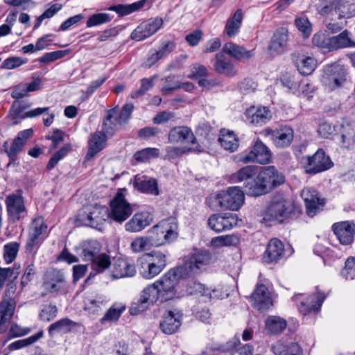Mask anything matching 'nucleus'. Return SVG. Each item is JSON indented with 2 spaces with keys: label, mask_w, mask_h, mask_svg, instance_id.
Wrapping results in <instances>:
<instances>
[{
  "label": "nucleus",
  "mask_w": 355,
  "mask_h": 355,
  "mask_svg": "<svg viewBox=\"0 0 355 355\" xmlns=\"http://www.w3.org/2000/svg\"><path fill=\"white\" fill-rule=\"evenodd\" d=\"M275 355H300L301 349L296 343H290L285 345L282 341H277L271 347Z\"/></svg>",
  "instance_id": "43"
},
{
  "label": "nucleus",
  "mask_w": 355,
  "mask_h": 355,
  "mask_svg": "<svg viewBox=\"0 0 355 355\" xmlns=\"http://www.w3.org/2000/svg\"><path fill=\"white\" fill-rule=\"evenodd\" d=\"M259 180L264 183L270 192L273 188L284 184L285 177L274 166H268L263 167L259 173Z\"/></svg>",
  "instance_id": "20"
},
{
  "label": "nucleus",
  "mask_w": 355,
  "mask_h": 355,
  "mask_svg": "<svg viewBox=\"0 0 355 355\" xmlns=\"http://www.w3.org/2000/svg\"><path fill=\"white\" fill-rule=\"evenodd\" d=\"M170 143H187L194 144L196 137L191 130L186 126H177L172 128L168 135Z\"/></svg>",
  "instance_id": "30"
},
{
  "label": "nucleus",
  "mask_w": 355,
  "mask_h": 355,
  "mask_svg": "<svg viewBox=\"0 0 355 355\" xmlns=\"http://www.w3.org/2000/svg\"><path fill=\"white\" fill-rule=\"evenodd\" d=\"M109 218V211L106 207L89 205L78 212L76 221L78 225L101 230V226Z\"/></svg>",
  "instance_id": "5"
},
{
  "label": "nucleus",
  "mask_w": 355,
  "mask_h": 355,
  "mask_svg": "<svg viewBox=\"0 0 355 355\" xmlns=\"http://www.w3.org/2000/svg\"><path fill=\"white\" fill-rule=\"evenodd\" d=\"M296 66L302 75L308 76L315 69L317 61L312 57L302 55L297 59Z\"/></svg>",
  "instance_id": "45"
},
{
  "label": "nucleus",
  "mask_w": 355,
  "mask_h": 355,
  "mask_svg": "<svg viewBox=\"0 0 355 355\" xmlns=\"http://www.w3.org/2000/svg\"><path fill=\"white\" fill-rule=\"evenodd\" d=\"M288 31L284 28L277 29L272 35L269 45V50L272 53L280 54L287 46Z\"/></svg>",
  "instance_id": "33"
},
{
  "label": "nucleus",
  "mask_w": 355,
  "mask_h": 355,
  "mask_svg": "<svg viewBox=\"0 0 355 355\" xmlns=\"http://www.w3.org/2000/svg\"><path fill=\"white\" fill-rule=\"evenodd\" d=\"M106 302L105 298L103 296L87 299L85 302V310L90 313H97L106 304Z\"/></svg>",
  "instance_id": "54"
},
{
  "label": "nucleus",
  "mask_w": 355,
  "mask_h": 355,
  "mask_svg": "<svg viewBox=\"0 0 355 355\" xmlns=\"http://www.w3.org/2000/svg\"><path fill=\"white\" fill-rule=\"evenodd\" d=\"M175 45L173 42H168L162 44L157 49L150 50L148 54L144 64L147 67H150L161 58L167 56L173 51Z\"/></svg>",
  "instance_id": "35"
},
{
  "label": "nucleus",
  "mask_w": 355,
  "mask_h": 355,
  "mask_svg": "<svg viewBox=\"0 0 355 355\" xmlns=\"http://www.w3.org/2000/svg\"><path fill=\"white\" fill-rule=\"evenodd\" d=\"M211 258V254L207 251L198 252L193 254L183 265L177 268L187 278L197 273L199 270L209 264Z\"/></svg>",
  "instance_id": "11"
},
{
  "label": "nucleus",
  "mask_w": 355,
  "mask_h": 355,
  "mask_svg": "<svg viewBox=\"0 0 355 355\" xmlns=\"http://www.w3.org/2000/svg\"><path fill=\"white\" fill-rule=\"evenodd\" d=\"M302 297V294H297L293 296V300L296 302H300L298 309L304 315L310 313L311 311H318L326 297L324 294L321 292H316L306 299H301Z\"/></svg>",
  "instance_id": "17"
},
{
  "label": "nucleus",
  "mask_w": 355,
  "mask_h": 355,
  "mask_svg": "<svg viewBox=\"0 0 355 355\" xmlns=\"http://www.w3.org/2000/svg\"><path fill=\"white\" fill-rule=\"evenodd\" d=\"M305 172L307 174L315 175L330 169L334 163L324 150L320 148L313 155L302 158Z\"/></svg>",
  "instance_id": "8"
},
{
  "label": "nucleus",
  "mask_w": 355,
  "mask_h": 355,
  "mask_svg": "<svg viewBox=\"0 0 355 355\" xmlns=\"http://www.w3.org/2000/svg\"><path fill=\"white\" fill-rule=\"evenodd\" d=\"M160 155V151L157 148H146L136 152L134 158L138 162H148L152 159L157 158Z\"/></svg>",
  "instance_id": "51"
},
{
  "label": "nucleus",
  "mask_w": 355,
  "mask_h": 355,
  "mask_svg": "<svg viewBox=\"0 0 355 355\" xmlns=\"http://www.w3.org/2000/svg\"><path fill=\"white\" fill-rule=\"evenodd\" d=\"M244 193L239 187H230L216 196L218 205L224 209L237 211L244 202Z\"/></svg>",
  "instance_id": "10"
},
{
  "label": "nucleus",
  "mask_w": 355,
  "mask_h": 355,
  "mask_svg": "<svg viewBox=\"0 0 355 355\" xmlns=\"http://www.w3.org/2000/svg\"><path fill=\"white\" fill-rule=\"evenodd\" d=\"M110 271L113 279L131 277L137 272L135 264L131 261L123 258L114 259Z\"/></svg>",
  "instance_id": "24"
},
{
  "label": "nucleus",
  "mask_w": 355,
  "mask_h": 355,
  "mask_svg": "<svg viewBox=\"0 0 355 355\" xmlns=\"http://www.w3.org/2000/svg\"><path fill=\"white\" fill-rule=\"evenodd\" d=\"M243 19V12L241 9H238L227 20L224 28V33L229 37H234L239 32Z\"/></svg>",
  "instance_id": "41"
},
{
  "label": "nucleus",
  "mask_w": 355,
  "mask_h": 355,
  "mask_svg": "<svg viewBox=\"0 0 355 355\" xmlns=\"http://www.w3.org/2000/svg\"><path fill=\"white\" fill-rule=\"evenodd\" d=\"M214 67L217 73L226 76L232 77L237 73V70L223 53H218L216 55Z\"/></svg>",
  "instance_id": "37"
},
{
  "label": "nucleus",
  "mask_w": 355,
  "mask_h": 355,
  "mask_svg": "<svg viewBox=\"0 0 355 355\" xmlns=\"http://www.w3.org/2000/svg\"><path fill=\"white\" fill-rule=\"evenodd\" d=\"M268 135L271 136V139L277 148H286L289 146L293 140V130L289 126H282L275 130H268Z\"/></svg>",
  "instance_id": "26"
},
{
  "label": "nucleus",
  "mask_w": 355,
  "mask_h": 355,
  "mask_svg": "<svg viewBox=\"0 0 355 355\" xmlns=\"http://www.w3.org/2000/svg\"><path fill=\"white\" fill-rule=\"evenodd\" d=\"M3 259L6 263L12 262L17 254L19 244L16 242L9 243L4 245Z\"/></svg>",
  "instance_id": "61"
},
{
  "label": "nucleus",
  "mask_w": 355,
  "mask_h": 355,
  "mask_svg": "<svg viewBox=\"0 0 355 355\" xmlns=\"http://www.w3.org/2000/svg\"><path fill=\"white\" fill-rule=\"evenodd\" d=\"M92 268L96 273H101L111 266L110 258L106 254H99L91 261Z\"/></svg>",
  "instance_id": "52"
},
{
  "label": "nucleus",
  "mask_w": 355,
  "mask_h": 355,
  "mask_svg": "<svg viewBox=\"0 0 355 355\" xmlns=\"http://www.w3.org/2000/svg\"><path fill=\"white\" fill-rule=\"evenodd\" d=\"M42 286L50 293H62L67 288L66 275L58 269L48 270L44 275Z\"/></svg>",
  "instance_id": "12"
},
{
  "label": "nucleus",
  "mask_w": 355,
  "mask_h": 355,
  "mask_svg": "<svg viewBox=\"0 0 355 355\" xmlns=\"http://www.w3.org/2000/svg\"><path fill=\"white\" fill-rule=\"evenodd\" d=\"M223 51L238 60H248L254 55L253 50L248 51L244 47L232 42L225 44L223 47Z\"/></svg>",
  "instance_id": "39"
},
{
  "label": "nucleus",
  "mask_w": 355,
  "mask_h": 355,
  "mask_svg": "<svg viewBox=\"0 0 355 355\" xmlns=\"http://www.w3.org/2000/svg\"><path fill=\"white\" fill-rule=\"evenodd\" d=\"M284 251V245L282 241L277 239H272L267 245L263 260L268 263L276 262L283 256Z\"/></svg>",
  "instance_id": "34"
},
{
  "label": "nucleus",
  "mask_w": 355,
  "mask_h": 355,
  "mask_svg": "<svg viewBox=\"0 0 355 355\" xmlns=\"http://www.w3.org/2000/svg\"><path fill=\"white\" fill-rule=\"evenodd\" d=\"M326 17V28L331 33L343 29L347 19L355 16V4L343 0H326L320 10Z\"/></svg>",
  "instance_id": "2"
},
{
  "label": "nucleus",
  "mask_w": 355,
  "mask_h": 355,
  "mask_svg": "<svg viewBox=\"0 0 355 355\" xmlns=\"http://www.w3.org/2000/svg\"><path fill=\"white\" fill-rule=\"evenodd\" d=\"M164 24L162 17L150 18L140 23L132 32L130 37L135 41H142L155 35Z\"/></svg>",
  "instance_id": "13"
},
{
  "label": "nucleus",
  "mask_w": 355,
  "mask_h": 355,
  "mask_svg": "<svg viewBox=\"0 0 355 355\" xmlns=\"http://www.w3.org/2000/svg\"><path fill=\"white\" fill-rule=\"evenodd\" d=\"M79 324L68 318H62L52 323L48 328V333L51 336L55 334H68L78 328Z\"/></svg>",
  "instance_id": "38"
},
{
  "label": "nucleus",
  "mask_w": 355,
  "mask_h": 355,
  "mask_svg": "<svg viewBox=\"0 0 355 355\" xmlns=\"http://www.w3.org/2000/svg\"><path fill=\"white\" fill-rule=\"evenodd\" d=\"M237 223L236 215L232 213L212 214L208 219L209 228L216 232L229 230Z\"/></svg>",
  "instance_id": "18"
},
{
  "label": "nucleus",
  "mask_w": 355,
  "mask_h": 355,
  "mask_svg": "<svg viewBox=\"0 0 355 355\" xmlns=\"http://www.w3.org/2000/svg\"><path fill=\"white\" fill-rule=\"evenodd\" d=\"M101 245L96 240H88L82 243L79 249V255L83 260L91 261L100 254Z\"/></svg>",
  "instance_id": "36"
},
{
  "label": "nucleus",
  "mask_w": 355,
  "mask_h": 355,
  "mask_svg": "<svg viewBox=\"0 0 355 355\" xmlns=\"http://www.w3.org/2000/svg\"><path fill=\"white\" fill-rule=\"evenodd\" d=\"M42 336H43V331H40L39 332H37L35 335H33V336H30V337H28V338H27L26 339L19 340H17L15 342H13V343H10L9 345V346H8V348L10 350L19 349L20 348H22V347H25V346H27L28 345L34 343L37 340L41 338Z\"/></svg>",
  "instance_id": "58"
},
{
  "label": "nucleus",
  "mask_w": 355,
  "mask_h": 355,
  "mask_svg": "<svg viewBox=\"0 0 355 355\" xmlns=\"http://www.w3.org/2000/svg\"><path fill=\"white\" fill-rule=\"evenodd\" d=\"M130 116V112H109L103 122V130L92 134L88 140L86 159H93L107 145V137L112 135L118 125L125 123Z\"/></svg>",
  "instance_id": "1"
},
{
  "label": "nucleus",
  "mask_w": 355,
  "mask_h": 355,
  "mask_svg": "<svg viewBox=\"0 0 355 355\" xmlns=\"http://www.w3.org/2000/svg\"><path fill=\"white\" fill-rule=\"evenodd\" d=\"M126 306L121 302H115L101 319V323L117 321L125 310Z\"/></svg>",
  "instance_id": "47"
},
{
  "label": "nucleus",
  "mask_w": 355,
  "mask_h": 355,
  "mask_svg": "<svg viewBox=\"0 0 355 355\" xmlns=\"http://www.w3.org/2000/svg\"><path fill=\"white\" fill-rule=\"evenodd\" d=\"M16 304V287L15 286H10L6 288L0 302V317L5 321L10 320L14 314Z\"/></svg>",
  "instance_id": "21"
},
{
  "label": "nucleus",
  "mask_w": 355,
  "mask_h": 355,
  "mask_svg": "<svg viewBox=\"0 0 355 355\" xmlns=\"http://www.w3.org/2000/svg\"><path fill=\"white\" fill-rule=\"evenodd\" d=\"M58 309L55 305L49 304L43 306L39 318L43 322H50L57 315Z\"/></svg>",
  "instance_id": "60"
},
{
  "label": "nucleus",
  "mask_w": 355,
  "mask_h": 355,
  "mask_svg": "<svg viewBox=\"0 0 355 355\" xmlns=\"http://www.w3.org/2000/svg\"><path fill=\"white\" fill-rule=\"evenodd\" d=\"M178 225L175 218H168L153 226L150 233L157 245L173 241L178 235Z\"/></svg>",
  "instance_id": "9"
},
{
  "label": "nucleus",
  "mask_w": 355,
  "mask_h": 355,
  "mask_svg": "<svg viewBox=\"0 0 355 355\" xmlns=\"http://www.w3.org/2000/svg\"><path fill=\"white\" fill-rule=\"evenodd\" d=\"M150 305H153L157 301H160L159 295L155 282L146 287L140 295Z\"/></svg>",
  "instance_id": "56"
},
{
  "label": "nucleus",
  "mask_w": 355,
  "mask_h": 355,
  "mask_svg": "<svg viewBox=\"0 0 355 355\" xmlns=\"http://www.w3.org/2000/svg\"><path fill=\"white\" fill-rule=\"evenodd\" d=\"M6 205L9 219L17 221L26 216L27 210L22 196L19 193L10 194L6 198Z\"/></svg>",
  "instance_id": "15"
},
{
  "label": "nucleus",
  "mask_w": 355,
  "mask_h": 355,
  "mask_svg": "<svg viewBox=\"0 0 355 355\" xmlns=\"http://www.w3.org/2000/svg\"><path fill=\"white\" fill-rule=\"evenodd\" d=\"M345 81V76L341 67L338 64L327 65L324 69L322 83L328 89L339 88Z\"/></svg>",
  "instance_id": "14"
},
{
  "label": "nucleus",
  "mask_w": 355,
  "mask_h": 355,
  "mask_svg": "<svg viewBox=\"0 0 355 355\" xmlns=\"http://www.w3.org/2000/svg\"><path fill=\"white\" fill-rule=\"evenodd\" d=\"M153 220V216L150 212H138L125 224V230L129 232H139L150 225Z\"/></svg>",
  "instance_id": "29"
},
{
  "label": "nucleus",
  "mask_w": 355,
  "mask_h": 355,
  "mask_svg": "<svg viewBox=\"0 0 355 355\" xmlns=\"http://www.w3.org/2000/svg\"><path fill=\"white\" fill-rule=\"evenodd\" d=\"M245 190L247 193L252 196H259L269 192L264 183L259 180V174L255 179L247 182Z\"/></svg>",
  "instance_id": "48"
},
{
  "label": "nucleus",
  "mask_w": 355,
  "mask_h": 355,
  "mask_svg": "<svg viewBox=\"0 0 355 355\" xmlns=\"http://www.w3.org/2000/svg\"><path fill=\"white\" fill-rule=\"evenodd\" d=\"M125 192H126L125 189H119L110 203L109 217L119 223L126 220L133 212L131 204L125 198Z\"/></svg>",
  "instance_id": "7"
},
{
  "label": "nucleus",
  "mask_w": 355,
  "mask_h": 355,
  "mask_svg": "<svg viewBox=\"0 0 355 355\" xmlns=\"http://www.w3.org/2000/svg\"><path fill=\"white\" fill-rule=\"evenodd\" d=\"M192 285V287L189 286L187 290L188 293L190 295L199 293L202 296L207 297L209 300L223 299L228 295L227 293L223 291L221 288L210 289L209 288H206L205 285L196 282H193Z\"/></svg>",
  "instance_id": "31"
},
{
  "label": "nucleus",
  "mask_w": 355,
  "mask_h": 355,
  "mask_svg": "<svg viewBox=\"0 0 355 355\" xmlns=\"http://www.w3.org/2000/svg\"><path fill=\"white\" fill-rule=\"evenodd\" d=\"M147 0H140L131 4H119L109 8L110 10L115 11L119 15L123 16L141 10L146 4Z\"/></svg>",
  "instance_id": "46"
},
{
  "label": "nucleus",
  "mask_w": 355,
  "mask_h": 355,
  "mask_svg": "<svg viewBox=\"0 0 355 355\" xmlns=\"http://www.w3.org/2000/svg\"><path fill=\"white\" fill-rule=\"evenodd\" d=\"M287 327L285 319L276 315L268 316L265 320V330L269 334H279Z\"/></svg>",
  "instance_id": "42"
},
{
  "label": "nucleus",
  "mask_w": 355,
  "mask_h": 355,
  "mask_svg": "<svg viewBox=\"0 0 355 355\" xmlns=\"http://www.w3.org/2000/svg\"><path fill=\"white\" fill-rule=\"evenodd\" d=\"M295 209L293 202L283 196H275L270 201L263 214V220L272 224L281 223L293 213Z\"/></svg>",
  "instance_id": "3"
},
{
  "label": "nucleus",
  "mask_w": 355,
  "mask_h": 355,
  "mask_svg": "<svg viewBox=\"0 0 355 355\" xmlns=\"http://www.w3.org/2000/svg\"><path fill=\"white\" fill-rule=\"evenodd\" d=\"M71 150V144H68L60 148L58 151L55 152L51 157L48 164L47 169L51 170L58 163L60 160L63 159Z\"/></svg>",
  "instance_id": "59"
},
{
  "label": "nucleus",
  "mask_w": 355,
  "mask_h": 355,
  "mask_svg": "<svg viewBox=\"0 0 355 355\" xmlns=\"http://www.w3.org/2000/svg\"><path fill=\"white\" fill-rule=\"evenodd\" d=\"M47 230V225L45 224L42 217L35 218L31 226L29 236L26 242V249L33 250L39 245L42 240V236Z\"/></svg>",
  "instance_id": "25"
},
{
  "label": "nucleus",
  "mask_w": 355,
  "mask_h": 355,
  "mask_svg": "<svg viewBox=\"0 0 355 355\" xmlns=\"http://www.w3.org/2000/svg\"><path fill=\"white\" fill-rule=\"evenodd\" d=\"M152 245L150 239L147 236H139L132 241L130 248L135 252H141L150 249Z\"/></svg>",
  "instance_id": "57"
},
{
  "label": "nucleus",
  "mask_w": 355,
  "mask_h": 355,
  "mask_svg": "<svg viewBox=\"0 0 355 355\" xmlns=\"http://www.w3.org/2000/svg\"><path fill=\"white\" fill-rule=\"evenodd\" d=\"M272 118L270 112H245V121L248 123L261 126Z\"/></svg>",
  "instance_id": "49"
},
{
  "label": "nucleus",
  "mask_w": 355,
  "mask_h": 355,
  "mask_svg": "<svg viewBox=\"0 0 355 355\" xmlns=\"http://www.w3.org/2000/svg\"><path fill=\"white\" fill-rule=\"evenodd\" d=\"M184 278V275L176 267L169 270L159 279L155 282L160 302H164L173 300L176 295V285L180 279Z\"/></svg>",
  "instance_id": "6"
},
{
  "label": "nucleus",
  "mask_w": 355,
  "mask_h": 355,
  "mask_svg": "<svg viewBox=\"0 0 355 355\" xmlns=\"http://www.w3.org/2000/svg\"><path fill=\"white\" fill-rule=\"evenodd\" d=\"M257 173L256 168L252 166H246L239 169L232 175L233 182H240L250 180Z\"/></svg>",
  "instance_id": "53"
},
{
  "label": "nucleus",
  "mask_w": 355,
  "mask_h": 355,
  "mask_svg": "<svg viewBox=\"0 0 355 355\" xmlns=\"http://www.w3.org/2000/svg\"><path fill=\"white\" fill-rule=\"evenodd\" d=\"M301 196L304 201L306 214L313 217L322 209L324 200L319 197L318 192L311 188H305L302 191Z\"/></svg>",
  "instance_id": "19"
},
{
  "label": "nucleus",
  "mask_w": 355,
  "mask_h": 355,
  "mask_svg": "<svg viewBox=\"0 0 355 355\" xmlns=\"http://www.w3.org/2000/svg\"><path fill=\"white\" fill-rule=\"evenodd\" d=\"M330 51L345 49L355 47V41L351 37L350 33L345 30L338 35L330 37Z\"/></svg>",
  "instance_id": "40"
},
{
  "label": "nucleus",
  "mask_w": 355,
  "mask_h": 355,
  "mask_svg": "<svg viewBox=\"0 0 355 355\" xmlns=\"http://www.w3.org/2000/svg\"><path fill=\"white\" fill-rule=\"evenodd\" d=\"M330 37H327L322 32L315 33L312 39L313 44L325 51H330Z\"/></svg>",
  "instance_id": "63"
},
{
  "label": "nucleus",
  "mask_w": 355,
  "mask_h": 355,
  "mask_svg": "<svg viewBox=\"0 0 355 355\" xmlns=\"http://www.w3.org/2000/svg\"><path fill=\"white\" fill-rule=\"evenodd\" d=\"M111 17L107 13H96L91 15L87 21V26L90 28L107 23Z\"/></svg>",
  "instance_id": "62"
},
{
  "label": "nucleus",
  "mask_w": 355,
  "mask_h": 355,
  "mask_svg": "<svg viewBox=\"0 0 355 355\" xmlns=\"http://www.w3.org/2000/svg\"><path fill=\"white\" fill-rule=\"evenodd\" d=\"M332 231L342 245H350L355 235V225L349 221L336 223L332 225Z\"/></svg>",
  "instance_id": "23"
},
{
  "label": "nucleus",
  "mask_w": 355,
  "mask_h": 355,
  "mask_svg": "<svg viewBox=\"0 0 355 355\" xmlns=\"http://www.w3.org/2000/svg\"><path fill=\"white\" fill-rule=\"evenodd\" d=\"M33 130L31 128L20 131L16 137L13 139L10 146L6 141L3 144V148L10 159L14 161L17 155L21 152L26 144L27 141L32 137Z\"/></svg>",
  "instance_id": "22"
},
{
  "label": "nucleus",
  "mask_w": 355,
  "mask_h": 355,
  "mask_svg": "<svg viewBox=\"0 0 355 355\" xmlns=\"http://www.w3.org/2000/svg\"><path fill=\"white\" fill-rule=\"evenodd\" d=\"M134 187L141 193L155 196L159 194L156 180L145 175H137L135 177Z\"/></svg>",
  "instance_id": "32"
},
{
  "label": "nucleus",
  "mask_w": 355,
  "mask_h": 355,
  "mask_svg": "<svg viewBox=\"0 0 355 355\" xmlns=\"http://www.w3.org/2000/svg\"><path fill=\"white\" fill-rule=\"evenodd\" d=\"M253 306L260 311L269 309L272 306V300L268 288L261 284H257L256 289L250 297Z\"/></svg>",
  "instance_id": "27"
},
{
  "label": "nucleus",
  "mask_w": 355,
  "mask_h": 355,
  "mask_svg": "<svg viewBox=\"0 0 355 355\" xmlns=\"http://www.w3.org/2000/svg\"><path fill=\"white\" fill-rule=\"evenodd\" d=\"M182 313L179 310L168 311L162 317L160 328L166 334L175 333L182 324Z\"/></svg>",
  "instance_id": "28"
},
{
  "label": "nucleus",
  "mask_w": 355,
  "mask_h": 355,
  "mask_svg": "<svg viewBox=\"0 0 355 355\" xmlns=\"http://www.w3.org/2000/svg\"><path fill=\"white\" fill-rule=\"evenodd\" d=\"M163 80L164 85L161 92L164 95H168L173 91L180 89L181 82L175 76H167Z\"/></svg>",
  "instance_id": "55"
},
{
  "label": "nucleus",
  "mask_w": 355,
  "mask_h": 355,
  "mask_svg": "<svg viewBox=\"0 0 355 355\" xmlns=\"http://www.w3.org/2000/svg\"><path fill=\"white\" fill-rule=\"evenodd\" d=\"M218 141L225 150L234 152L239 147L238 139L233 132L226 129L220 130Z\"/></svg>",
  "instance_id": "44"
},
{
  "label": "nucleus",
  "mask_w": 355,
  "mask_h": 355,
  "mask_svg": "<svg viewBox=\"0 0 355 355\" xmlns=\"http://www.w3.org/2000/svg\"><path fill=\"white\" fill-rule=\"evenodd\" d=\"M140 275L146 279L157 276L166 266V254L158 250L143 254L139 259Z\"/></svg>",
  "instance_id": "4"
},
{
  "label": "nucleus",
  "mask_w": 355,
  "mask_h": 355,
  "mask_svg": "<svg viewBox=\"0 0 355 355\" xmlns=\"http://www.w3.org/2000/svg\"><path fill=\"white\" fill-rule=\"evenodd\" d=\"M295 24L304 37H307L311 35L312 26L306 17L303 16L296 18Z\"/></svg>",
  "instance_id": "64"
},
{
  "label": "nucleus",
  "mask_w": 355,
  "mask_h": 355,
  "mask_svg": "<svg viewBox=\"0 0 355 355\" xmlns=\"http://www.w3.org/2000/svg\"><path fill=\"white\" fill-rule=\"evenodd\" d=\"M271 153L268 148L260 140H257L250 151L241 157L243 163L257 162L266 164L270 162Z\"/></svg>",
  "instance_id": "16"
},
{
  "label": "nucleus",
  "mask_w": 355,
  "mask_h": 355,
  "mask_svg": "<svg viewBox=\"0 0 355 355\" xmlns=\"http://www.w3.org/2000/svg\"><path fill=\"white\" fill-rule=\"evenodd\" d=\"M239 241V238L236 236L234 234H226L212 238L210 244L212 247L217 248L225 246L236 245Z\"/></svg>",
  "instance_id": "50"
}]
</instances>
